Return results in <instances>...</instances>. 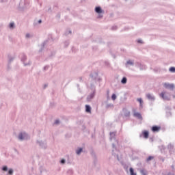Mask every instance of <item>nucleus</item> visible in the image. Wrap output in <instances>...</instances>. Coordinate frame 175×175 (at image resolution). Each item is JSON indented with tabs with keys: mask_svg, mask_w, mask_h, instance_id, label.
Instances as JSON below:
<instances>
[{
	"mask_svg": "<svg viewBox=\"0 0 175 175\" xmlns=\"http://www.w3.org/2000/svg\"><path fill=\"white\" fill-rule=\"evenodd\" d=\"M163 87L167 88V90H173V88H174V85L165 83H163Z\"/></svg>",
	"mask_w": 175,
	"mask_h": 175,
	"instance_id": "obj_1",
	"label": "nucleus"
},
{
	"mask_svg": "<svg viewBox=\"0 0 175 175\" xmlns=\"http://www.w3.org/2000/svg\"><path fill=\"white\" fill-rule=\"evenodd\" d=\"M152 132H159V131H161V126H153L152 127Z\"/></svg>",
	"mask_w": 175,
	"mask_h": 175,
	"instance_id": "obj_2",
	"label": "nucleus"
},
{
	"mask_svg": "<svg viewBox=\"0 0 175 175\" xmlns=\"http://www.w3.org/2000/svg\"><path fill=\"white\" fill-rule=\"evenodd\" d=\"M95 12L98 14H100V13H103V10H102V8L100 7H96Z\"/></svg>",
	"mask_w": 175,
	"mask_h": 175,
	"instance_id": "obj_3",
	"label": "nucleus"
},
{
	"mask_svg": "<svg viewBox=\"0 0 175 175\" xmlns=\"http://www.w3.org/2000/svg\"><path fill=\"white\" fill-rule=\"evenodd\" d=\"M142 135H143L144 139H148V136H149L148 131H144L142 132Z\"/></svg>",
	"mask_w": 175,
	"mask_h": 175,
	"instance_id": "obj_4",
	"label": "nucleus"
},
{
	"mask_svg": "<svg viewBox=\"0 0 175 175\" xmlns=\"http://www.w3.org/2000/svg\"><path fill=\"white\" fill-rule=\"evenodd\" d=\"M25 136H27V134L25 133H20L19 135H18V139L19 140H23L24 139H25Z\"/></svg>",
	"mask_w": 175,
	"mask_h": 175,
	"instance_id": "obj_5",
	"label": "nucleus"
},
{
	"mask_svg": "<svg viewBox=\"0 0 175 175\" xmlns=\"http://www.w3.org/2000/svg\"><path fill=\"white\" fill-rule=\"evenodd\" d=\"M146 97L150 100H154V99H155V98H154L153 96L150 94H146Z\"/></svg>",
	"mask_w": 175,
	"mask_h": 175,
	"instance_id": "obj_6",
	"label": "nucleus"
},
{
	"mask_svg": "<svg viewBox=\"0 0 175 175\" xmlns=\"http://www.w3.org/2000/svg\"><path fill=\"white\" fill-rule=\"evenodd\" d=\"M86 113H91V107L90 105H85Z\"/></svg>",
	"mask_w": 175,
	"mask_h": 175,
	"instance_id": "obj_7",
	"label": "nucleus"
},
{
	"mask_svg": "<svg viewBox=\"0 0 175 175\" xmlns=\"http://www.w3.org/2000/svg\"><path fill=\"white\" fill-rule=\"evenodd\" d=\"M134 117H137V118H142V115L140 113H139L138 112H135L133 113Z\"/></svg>",
	"mask_w": 175,
	"mask_h": 175,
	"instance_id": "obj_8",
	"label": "nucleus"
},
{
	"mask_svg": "<svg viewBox=\"0 0 175 175\" xmlns=\"http://www.w3.org/2000/svg\"><path fill=\"white\" fill-rule=\"evenodd\" d=\"M121 83L122 84H126V77H123V79L121 81Z\"/></svg>",
	"mask_w": 175,
	"mask_h": 175,
	"instance_id": "obj_9",
	"label": "nucleus"
},
{
	"mask_svg": "<svg viewBox=\"0 0 175 175\" xmlns=\"http://www.w3.org/2000/svg\"><path fill=\"white\" fill-rule=\"evenodd\" d=\"M130 173H131V175H136V174L133 171V168L132 167L130 168Z\"/></svg>",
	"mask_w": 175,
	"mask_h": 175,
	"instance_id": "obj_10",
	"label": "nucleus"
},
{
	"mask_svg": "<svg viewBox=\"0 0 175 175\" xmlns=\"http://www.w3.org/2000/svg\"><path fill=\"white\" fill-rule=\"evenodd\" d=\"M165 93L163 92L160 94V96L162 97L163 99H166V97L165 96Z\"/></svg>",
	"mask_w": 175,
	"mask_h": 175,
	"instance_id": "obj_11",
	"label": "nucleus"
},
{
	"mask_svg": "<svg viewBox=\"0 0 175 175\" xmlns=\"http://www.w3.org/2000/svg\"><path fill=\"white\" fill-rule=\"evenodd\" d=\"M154 159V157L152 156H150L149 157H148V159H146L147 162H150V161Z\"/></svg>",
	"mask_w": 175,
	"mask_h": 175,
	"instance_id": "obj_12",
	"label": "nucleus"
},
{
	"mask_svg": "<svg viewBox=\"0 0 175 175\" xmlns=\"http://www.w3.org/2000/svg\"><path fill=\"white\" fill-rule=\"evenodd\" d=\"M170 72H172V73H175V67H171L170 68Z\"/></svg>",
	"mask_w": 175,
	"mask_h": 175,
	"instance_id": "obj_13",
	"label": "nucleus"
},
{
	"mask_svg": "<svg viewBox=\"0 0 175 175\" xmlns=\"http://www.w3.org/2000/svg\"><path fill=\"white\" fill-rule=\"evenodd\" d=\"M111 99L112 100H116V99H117V96H116V94H112L111 96Z\"/></svg>",
	"mask_w": 175,
	"mask_h": 175,
	"instance_id": "obj_14",
	"label": "nucleus"
},
{
	"mask_svg": "<svg viewBox=\"0 0 175 175\" xmlns=\"http://www.w3.org/2000/svg\"><path fill=\"white\" fill-rule=\"evenodd\" d=\"M83 151V148H80L77 150V154L79 155Z\"/></svg>",
	"mask_w": 175,
	"mask_h": 175,
	"instance_id": "obj_15",
	"label": "nucleus"
},
{
	"mask_svg": "<svg viewBox=\"0 0 175 175\" xmlns=\"http://www.w3.org/2000/svg\"><path fill=\"white\" fill-rule=\"evenodd\" d=\"M141 173H142V174H143V175H147V172H146V171H144V170H141Z\"/></svg>",
	"mask_w": 175,
	"mask_h": 175,
	"instance_id": "obj_16",
	"label": "nucleus"
},
{
	"mask_svg": "<svg viewBox=\"0 0 175 175\" xmlns=\"http://www.w3.org/2000/svg\"><path fill=\"white\" fill-rule=\"evenodd\" d=\"M127 64L128 65H133V62L132 61L129 60L127 62Z\"/></svg>",
	"mask_w": 175,
	"mask_h": 175,
	"instance_id": "obj_17",
	"label": "nucleus"
},
{
	"mask_svg": "<svg viewBox=\"0 0 175 175\" xmlns=\"http://www.w3.org/2000/svg\"><path fill=\"white\" fill-rule=\"evenodd\" d=\"M8 174H10V175L13 174V170L12 169L9 170Z\"/></svg>",
	"mask_w": 175,
	"mask_h": 175,
	"instance_id": "obj_18",
	"label": "nucleus"
},
{
	"mask_svg": "<svg viewBox=\"0 0 175 175\" xmlns=\"http://www.w3.org/2000/svg\"><path fill=\"white\" fill-rule=\"evenodd\" d=\"M137 100L140 103V105H142V103H143V100H142V98H138Z\"/></svg>",
	"mask_w": 175,
	"mask_h": 175,
	"instance_id": "obj_19",
	"label": "nucleus"
},
{
	"mask_svg": "<svg viewBox=\"0 0 175 175\" xmlns=\"http://www.w3.org/2000/svg\"><path fill=\"white\" fill-rule=\"evenodd\" d=\"M13 27H14V23H11L10 24V28H13Z\"/></svg>",
	"mask_w": 175,
	"mask_h": 175,
	"instance_id": "obj_20",
	"label": "nucleus"
},
{
	"mask_svg": "<svg viewBox=\"0 0 175 175\" xmlns=\"http://www.w3.org/2000/svg\"><path fill=\"white\" fill-rule=\"evenodd\" d=\"M3 170L4 172L8 171V167H6V166L3 167Z\"/></svg>",
	"mask_w": 175,
	"mask_h": 175,
	"instance_id": "obj_21",
	"label": "nucleus"
},
{
	"mask_svg": "<svg viewBox=\"0 0 175 175\" xmlns=\"http://www.w3.org/2000/svg\"><path fill=\"white\" fill-rule=\"evenodd\" d=\"M137 42H138V43H143V41H142V40H137Z\"/></svg>",
	"mask_w": 175,
	"mask_h": 175,
	"instance_id": "obj_22",
	"label": "nucleus"
},
{
	"mask_svg": "<svg viewBox=\"0 0 175 175\" xmlns=\"http://www.w3.org/2000/svg\"><path fill=\"white\" fill-rule=\"evenodd\" d=\"M61 163H65V159H62V160L61 161Z\"/></svg>",
	"mask_w": 175,
	"mask_h": 175,
	"instance_id": "obj_23",
	"label": "nucleus"
},
{
	"mask_svg": "<svg viewBox=\"0 0 175 175\" xmlns=\"http://www.w3.org/2000/svg\"><path fill=\"white\" fill-rule=\"evenodd\" d=\"M55 124H59V120H55Z\"/></svg>",
	"mask_w": 175,
	"mask_h": 175,
	"instance_id": "obj_24",
	"label": "nucleus"
},
{
	"mask_svg": "<svg viewBox=\"0 0 175 175\" xmlns=\"http://www.w3.org/2000/svg\"><path fill=\"white\" fill-rule=\"evenodd\" d=\"M26 37H27V38H29V34H27V35H26Z\"/></svg>",
	"mask_w": 175,
	"mask_h": 175,
	"instance_id": "obj_25",
	"label": "nucleus"
},
{
	"mask_svg": "<svg viewBox=\"0 0 175 175\" xmlns=\"http://www.w3.org/2000/svg\"><path fill=\"white\" fill-rule=\"evenodd\" d=\"M38 23H39V24H40V23H42V20H40V21H38Z\"/></svg>",
	"mask_w": 175,
	"mask_h": 175,
	"instance_id": "obj_26",
	"label": "nucleus"
}]
</instances>
